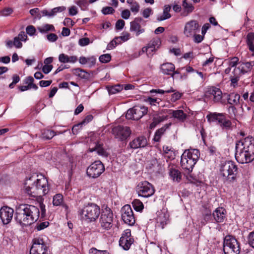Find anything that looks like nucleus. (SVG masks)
I'll use <instances>...</instances> for the list:
<instances>
[{
  "label": "nucleus",
  "instance_id": "f257e3e1",
  "mask_svg": "<svg viewBox=\"0 0 254 254\" xmlns=\"http://www.w3.org/2000/svg\"><path fill=\"white\" fill-rule=\"evenodd\" d=\"M24 190L32 197L44 195L49 191L48 180L42 175L33 176L26 180Z\"/></svg>",
  "mask_w": 254,
  "mask_h": 254
},
{
  "label": "nucleus",
  "instance_id": "680f3d73",
  "mask_svg": "<svg viewBox=\"0 0 254 254\" xmlns=\"http://www.w3.org/2000/svg\"><path fill=\"white\" fill-rule=\"evenodd\" d=\"M182 93H180L179 92H175L172 95L171 101H173V102L176 101L177 100H178L179 99H180V98L182 96Z\"/></svg>",
  "mask_w": 254,
  "mask_h": 254
},
{
  "label": "nucleus",
  "instance_id": "774afa93",
  "mask_svg": "<svg viewBox=\"0 0 254 254\" xmlns=\"http://www.w3.org/2000/svg\"><path fill=\"white\" fill-rule=\"evenodd\" d=\"M83 125L79 123L78 124L74 125L72 128V131L73 134H76L78 131L81 129Z\"/></svg>",
  "mask_w": 254,
  "mask_h": 254
},
{
  "label": "nucleus",
  "instance_id": "2eb2a0df",
  "mask_svg": "<svg viewBox=\"0 0 254 254\" xmlns=\"http://www.w3.org/2000/svg\"><path fill=\"white\" fill-rule=\"evenodd\" d=\"M30 251V254H46L47 247L41 238H35Z\"/></svg>",
  "mask_w": 254,
  "mask_h": 254
},
{
  "label": "nucleus",
  "instance_id": "bb28decb",
  "mask_svg": "<svg viewBox=\"0 0 254 254\" xmlns=\"http://www.w3.org/2000/svg\"><path fill=\"white\" fill-rule=\"evenodd\" d=\"M77 57L76 56H68L64 53L61 54L59 56V61L62 63L74 64L77 61Z\"/></svg>",
  "mask_w": 254,
  "mask_h": 254
},
{
  "label": "nucleus",
  "instance_id": "6e6d98bb",
  "mask_svg": "<svg viewBox=\"0 0 254 254\" xmlns=\"http://www.w3.org/2000/svg\"><path fill=\"white\" fill-rule=\"evenodd\" d=\"M125 25V21L122 19L118 20L116 23V28L118 30H122Z\"/></svg>",
  "mask_w": 254,
  "mask_h": 254
},
{
  "label": "nucleus",
  "instance_id": "f704fd0d",
  "mask_svg": "<svg viewBox=\"0 0 254 254\" xmlns=\"http://www.w3.org/2000/svg\"><path fill=\"white\" fill-rule=\"evenodd\" d=\"M171 124V123L166 124L164 127L156 130L153 139L154 141H159L160 140L162 135L164 133L166 129L169 127Z\"/></svg>",
  "mask_w": 254,
  "mask_h": 254
},
{
  "label": "nucleus",
  "instance_id": "e2e57ef3",
  "mask_svg": "<svg viewBox=\"0 0 254 254\" xmlns=\"http://www.w3.org/2000/svg\"><path fill=\"white\" fill-rule=\"evenodd\" d=\"M47 39L52 42H55L57 39L58 36L56 34L54 33H51L47 35Z\"/></svg>",
  "mask_w": 254,
  "mask_h": 254
},
{
  "label": "nucleus",
  "instance_id": "2f4dec72",
  "mask_svg": "<svg viewBox=\"0 0 254 254\" xmlns=\"http://www.w3.org/2000/svg\"><path fill=\"white\" fill-rule=\"evenodd\" d=\"M90 152L96 151L99 155L103 157H107L108 155L107 151L103 148L102 145L100 144L97 143L93 147H90L89 149Z\"/></svg>",
  "mask_w": 254,
  "mask_h": 254
},
{
  "label": "nucleus",
  "instance_id": "4be33fe9",
  "mask_svg": "<svg viewBox=\"0 0 254 254\" xmlns=\"http://www.w3.org/2000/svg\"><path fill=\"white\" fill-rule=\"evenodd\" d=\"M147 144L146 138L144 136H139L130 141L129 143V146L130 148L135 149L144 147Z\"/></svg>",
  "mask_w": 254,
  "mask_h": 254
},
{
  "label": "nucleus",
  "instance_id": "09e8293b",
  "mask_svg": "<svg viewBox=\"0 0 254 254\" xmlns=\"http://www.w3.org/2000/svg\"><path fill=\"white\" fill-rule=\"evenodd\" d=\"M115 12V9L112 7L106 6L102 8V12L105 15L112 14Z\"/></svg>",
  "mask_w": 254,
  "mask_h": 254
},
{
  "label": "nucleus",
  "instance_id": "4d7b16f0",
  "mask_svg": "<svg viewBox=\"0 0 254 254\" xmlns=\"http://www.w3.org/2000/svg\"><path fill=\"white\" fill-rule=\"evenodd\" d=\"M78 43L81 46H85L89 44L90 40L88 38H83L79 39Z\"/></svg>",
  "mask_w": 254,
  "mask_h": 254
},
{
  "label": "nucleus",
  "instance_id": "5701e85b",
  "mask_svg": "<svg viewBox=\"0 0 254 254\" xmlns=\"http://www.w3.org/2000/svg\"><path fill=\"white\" fill-rule=\"evenodd\" d=\"M175 66L174 64L171 63H166L162 64L160 66L161 72L165 75H171L173 76L175 74L178 73L177 71H175Z\"/></svg>",
  "mask_w": 254,
  "mask_h": 254
},
{
  "label": "nucleus",
  "instance_id": "39448f33",
  "mask_svg": "<svg viewBox=\"0 0 254 254\" xmlns=\"http://www.w3.org/2000/svg\"><path fill=\"white\" fill-rule=\"evenodd\" d=\"M78 213L82 219L88 222H92L95 221L99 216L100 209L97 204L89 203L80 209Z\"/></svg>",
  "mask_w": 254,
  "mask_h": 254
},
{
  "label": "nucleus",
  "instance_id": "3c124183",
  "mask_svg": "<svg viewBox=\"0 0 254 254\" xmlns=\"http://www.w3.org/2000/svg\"><path fill=\"white\" fill-rule=\"evenodd\" d=\"M248 243L253 248H254V231L251 232L248 237Z\"/></svg>",
  "mask_w": 254,
  "mask_h": 254
},
{
  "label": "nucleus",
  "instance_id": "20e7f679",
  "mask_svg": "<svg viewBox=\"0 0 254 254\" xmlns=\"http://www.w3.org/2000/svg\"><path fill=\"white\" fill-rule=\"evenodd\" d=\"M199 157L198 150L191 149L186 150L181 158V165L186 174H190L192 171Z\"/></svg>",
  "mask_w": 254,
  "mask_h": 254
},
{
  "label": "nucleus",
  "instance_id": "49530a36",
  "mask_svg": "<svg viewBox=\"0 0 254 254\" xmlns=\"http://www.w3.org/2000/svg\"><path fill=\"white\" fill-rule=\"evenodd\" d=\"M145 102L149 103L151 106H156L159 104L160 101L157 98H153L152 97H148L145 100Z\"/></svg>",
  "mask_w": 254,
  "mask_h": 254
},
{
  "label": "nucleus",
  "instance_id": "13d9d810",
  "mask_svg": "<svg viewBox=\"0 0 254 254\" xmlns=\"http://www.w3.org/2000/svg\"><path fill=\"white\" fill-rule=\"evenodd\" d=\"M130 16V12L128 9H125L121 12V16L123 19H127Z\"/></svg>",
  "mask_w": 254,
  "mask_h": 254
},
{
  "label": "nucleus",
  "instance_id": "f3484780",
  "mask_svg": "<svg viewBox=\"0 0 254 254\" xmlns=\"http://www.w3.org/2000/svg\"><path fill=\"white\" fill-rule=\"evenodd\" d=\"M161 41L159 38L153 39L151 40L148 44L146 47L142 48L141 51L139 52V55H140L144 53H146L147 56H152V53L156 51L160 47Z\"/></svg>",
  "mask_w": 254,
  "mask_h": 254
},
{
  "label": "nucleus",
  "instance_id": "9b49d317",
  "mask_svg": "<svg viewBox=\"0 0 254 254\" xmlns=\"http://www.w3.org/2000/svg\"><path fill=\"white\" fill-rule=\"evenodd\" d=\"M136 190L138 196L143 197H149L155 192L153 186L147 181L140 183L137 187Z\"/></svg>",
  "mask_w": 254,
  "mask_h": 254
},
{
  "label": "nucleus",
  "instance_id": "6e6552de",
  "mask_svg": "<svg viewBox=\"0 0 254 254\" xmlns=\"http://www.w3.org/2000/svg\"><path fill=\"white\" fill-rule=\"evenodd\" d=\"M147 108L144 106H135L127 110L126 117L127 119L138 120L147 114Z\"/></svg>",
  "mask_w": 254,
  "mask_h": 254
},
{
  "label": "nucleus",
  "instance_id": "a878e982",
  "mask_svg": "<svg viewBox=\"0 0 254 254\" xmlns=\"http://www.w3.org/2000/svg\"><path fill=\"white\" fill-rule=\"evenodd\" d=\"M169 114H171L172 117L181 122H184L187 117V115L182 110H169Z\"/></svg>",
  "mask_w": 254,
  "mask_h": 254
},
{
  "label": "nucleus",
  "instance_id": "052dcab7",
  "mask_svg": "<svg viewBox=\"0 0 254 254\" xmlns=\"http://www.w3.org/2000/svg\"><path fill=\"white\" fill-rule=\"evenodd\" d=\"M130 9L132 12L136 13L139 11V6L137 2H135L134 3H132V4L130 5Z\"/></svg>",
  "mask_w": 254,
  "mask_h": 254
},
{
  "label": "nucleus",
  "instance_id": "f03ea898",
  "mask_svg": "<svg viewBox=\"0 0 254 254\" xmlns=\"http://www.w3.org/2000/svg\"><path fill=\"white\" fill-rule=\"evenodd\" d=\"M236 159L241 164L248 163L254 159V138L248 136L236 144Z\"/></svg>",
  "mask_w": 254,
  "mask_h": 254
},
{
  "label": "nucleus",
  "instance_id": "864d4df0",
  "mask_svg": "<svg viewBox=\"0 0 254 254\" xmlns=\"http://www.w3.org/2000/svg\"><path fill=\"white\" fill-rule=\"evenodd\" d=\"M116 38L111 41L107 45V50H112L118 44L119 42H117Z\"/></svg>",
  "mask_w": 254,
  "mask_h": 254
},
{
  "label": "nucleus",
  "instance_id": "dca6fc26",
  "mask_svg": "<svg viewBox=\"0 0 254 254\" xmlns=\"http://www.w3.org/2000/svg\"><path fill=\"white\" fill-rule=\"evenodd\" d=\"M112 131L115 137L120 140L126 139L131 134L129 127L121 126L113 127Z\"/></svg>",
  "mask_w": 254,
  "mask_h": 254
},
{
  "label": "nucleus",
  "instance_id": "0eeeda50",
  "mask_svg": "<svg viewBox=\"0 0 254 254\" xmlns=\"http://www.w3.org/2000/svg\"><path fill=\"white\" fill-rule=\"evenodd\" d=\"M223 251L225 254H239L240 248L237 240L232 236H226L224 240Z\"/></svg>",
  "mask_w": 254,
  "mask_h": 254
},
{
  "label": "nucleus",
  "instance_id": "9d476101",
  "mask_svg": "<svg viewBox=\"0 0 254 254\" xmlns=\"http://www.w3.org/2000/svg\"><path fill=\"white\" fill-rule=\"evenodd\" d=\"M113 222V214L109 208H106L101 214L100 219L101 227L105 230H109L112 227Z\"/></svg>",
  "mask_w": 254,
  "mask_h": 254
},
{
  "label": "nucleus",
  "instance_id": "37998d69",
  "mask_svg": "<svg viewBox=\"0 0 254 254\" xmlns=\"http://www.w3.org/2000/svg\"><path fill=\"white\" fill-rule=\"evenodd\" d=\"M13 9L10 7H5L0 11V16H7L13 12Z\"/></svg>",
  "mask_w": 254,
  "mask_h": 254
},
{
  "label": "nucleus",
  "instance_id": "393cba45",
  "mask_svg": "<svg viewBox=\"0 0 254 254\" xmlns=\"http://www.w3.org/2000/svg\"><path fill=\"white\" fill-rule=\"evenodd\" d=\"M171 9V6L166 4L164 6L163 12L157 15L156 19L158 21H162L169 19L171 17L170 11Z\"/></svg>",
  "mask_w": 254,
  "mask_h": 254
},
{
  "label": "nucleus",
  "instance_id": "4c0bfd02",
  "mask_svg": "<svg viewBox=\"0 0 254 254\" xmlns=\"http://www.w3.org/2000/svg\"><path fill=\"white\" fill-rule=\"evenodd\" d=\"M56 133L53 130L50 129H44L42 131L41 137L44 139H51Z\"/></svg>",
  "mask_w": 254,
  "mask_h": 254
},
{
  "label": "nucleus",
  "instance_id": "bf43d9fd",
  "mask_svg": "<svg viewBox=\"0 0 254 254\" xmlns=\"http://www.w3.org/2000/svg\"><path fill=\"white\" fill-rule=\"evenodd\" d=\"M13 45L16 48H21L22 47V44L21 40L17 37H15L13 39Z\"/></svg>",
  "mask_w": 254,
  "mask_h": 254
},
{
  "label": "nucleus",
  "instance_id": "0e129e2a",
  "mask_svg": "<svg viewBox=\"0 0 254 254\" xmlns=\"http://www.w3.org/2000/svg\"><path fill=\"white\" fill-rule=\"evenodd\" d=\"M194 38V42L197 43H200L204 38V35H196V34L192 37Z\"/></svg>",
  "mask_w": 254,
  "mask_h": 254
},
{
  "label": "nucleus",
  "instance_id": "e433bc0d",
  "mask_svg": "<svg viewBox=\"0 0 254 254\" xmlns=\"http://www.w3.org/2000/svg\"><path fill=\"white\" fill-rule=\"evenodd\" d=\"M243 74L251 71L254 65V62L242 63L239 64Z\"/></svg>",
  "mask_w": 254,
  "mask_h": 254
},
{
  "label": "nucleus",
  "instance_id": "c03bdc74",
  "mask_svg": "<svg viewBox=\"0 0 254 254\" xmlns=\"http://www.w3.org/2000/svg\"><path fill=\"white\" fill-rule=\"evenodd\" d=\"M99 61L102 63H107L111 61V56L110 54H104L99 57Z\"/></svg>",
  "mask_w": 254,
  "mask_h": 254
},
{
  "label": "nucleus",
  "instance_id": "a18cd8bd",
  "mask_svg": "<svg viewBox=\"0 0 254 254\" xmlns=\"http://www.w3.org/2000/svg\"><path fill=\"white\" fill-rule=\"evenodd\" d=\"M175 90L173 89V88H171L169 90H163L160 89H152L150 91V93H159V94H164L165 93H170L174 92Z\"/></svg>",
  "mask_w": 254,
  "mask_h": 254
},
{
  "label": "nucleus",
  "instance_id": "7ed1b4c3",
  "mask_svg": "<svg viewBox=\"0 0 254 254\" xmlns=\"http://www.w3.org/2000/svg\"><path fill=\"white\" fill-rule=\"evenodd\" d=\"M39 216L38 207L32 205L24 204L17 211L15 219L21 226H27L37 221Z\"/></svg>",
  "mask_w": 254,
  "mask_h": 254
},
{
  "label": "nucleus",
  "instance_id": "412c9836",
  "mask_svg": "<svg viewBox=\"0 0 254 254\" xmlns=\"http://www.w3.org/2000/svg\"><path fill=\"white\" fill-rule=\"evenodd\" d=\"M142 20V19L141 18L136 17L130 23V31L135 32L136 36L139 35L145 31L144 29L141 28L140 25V23Z\"/></svg>",
  "mask_w": 254,
  "mask_h": 254
},
{
  "label": "nucleus",
  "instance_id": "c9c22d12",
  "mask_svg": "<svg viewBox=\"0 0 254 254\" xmlns=\"http://www.w3.org/2000/svg\"><path fill=\"white\" fill-rule=\"evenodd\" d=\"M254 33H249L247 37V42L250 51L252 52V55L254 56Z\"/></svg>",
  "mask_w": 254,
  "mask_h": 254
},
{
  "label": "nucleus",
  "instance_id": "8fccbe9b",
  "mask_svg": "<svg viewBox=\"0 0 254 254\" xmlns=\"http://www.w3.org/2000/svg\"><path fill=\"white\" fill-rule=\"evenodd\" d=\"M242 74H243V73L240 69V65H239L238 67H235L233 68L232 76L240 77V76Z\"/></svg>",
  "mask_w": 254,
  "mask_h": 254
},
{
  "label": "nucleus",
  "instance_id": "f8f14e48",
  "mask_svg": "<svg viewBox=\"0 0 254 254\" xmlns=\"http://www.w3.org/2000/svg\"><path fill=\"white\" fill-rule=\"evenodd\" d=\"M200 25L196 20H190L184 25L183 34L187 38H191L199 30Z\"/></svg>",
  "mask_w": 254,
  "mask_h": 254
},
{
  "label": "nucleus",
  "instance_id": "a19ab883",
  "mask_svg": "<svg viewBox=\"0 0 254 254\" xmlns=\"http://www.w3.org/2000/svg\"><path fill=\"white\" fill-rule=\"evenodd\" d=\"M109 94L118 93L123 90V87L119 84L107 87Z\"/></svg>",
  "mask_w": 254,
  "mask_h": 254
},
{
  "label": "nucleus",
  "instance_id": "c756f323",
  "mask_svg": "<svg viewBox=\"0 0 254 254\" xmlns=\"http://www.w3.org/2000/svg\"><path fill=\"white\" fill-rule=\"evenodd\" d=\"M163 151L165 158L170 160L175 159L176 155L172 147L164 145L163 147Z\"/></svg>",
  "mask_w": 254,
  "mask_h": 254
},
{
  "label": "nucleus",
  "instance_id": "69168bd1",
  "mask_svg": "<svg viewBox=\"0 0 254 254\" xmlns=\"http://www.w3.org/2000/svg\"><path fill=\"white\" fill-rule=\"evenodd\" d=\"M238 61L239 60L238 58H233L229 63V66L233 68H234L235 67H236V65L237 64Z\"/></svg>",
  "mask_w": 254,
  "mask_h": 254
},
{
  "label": "nucleus",
  "instance_id": "7c9ffc66",
  "mask_svg": "<svg viewBox=\"0 0 254 254\" xmlns=\"http://www.w3.org/2000/svg\"><path fill=\"white\" fill-rule=\"evenodd\" d=\"M53 204L56 206L63 205L65 209H67L68 208V206L66 205H64L63 196L61 193L56 194L53 196Z\"/></svg>",
  "mask_w": 254,
  "mask_h": 254
},
{
  "label": "nucleus",
  "instance_id": "72a5a7b5",
  "mask_svg": "<svg viewBox=\"0 0 254 254\" xmlns=\"http://www.w3.org/2000/svg\"><path fill=\"white\" fill-rule=\"evenodd\" d=\"M133 242V239H127L125 238V237H121L119 244L124 250H127L129 249Z\"/></svg>",
  "mask_w": 254,
  "mask_h": 254
},
{
  "label": "nucleus",
  "instance_id": "c85d7f7f",
  "mask_svg": "<svg viewBox=\"0 0 254 254\" xmlns=\"http://www.w3.org/2000/svg\"><path fill=\"white\" fill-rule=\"evenodd\" d=\"M169 176L171 179L175 182H179L181 180L182 175L181 172L177 169L171 167L169 166Z\"/></svg>",
  "mask_w": 254,
  "mask_h": 254
},
{
  "label": "nucleus",
  "instance_id": "4468645a",
  "mask_svg": "<svg viewBox=\"0 0 254 254\" xmlns=\"http://www.w3.org/2000/svg\"><path fill=\"white\" fill-rule=\"evenodd\" d=\"M122 219L125 223L132 226L135 223V217L130 205H124L121 209Z\"/></svg>",
  "mask_w": 254,
  "mask_h": 254
},
{
  "label": "nucleus",
  "instance_id": "de8ad7c7",
  "mask_svg": "<svg viewBox=\"0 0 254 254\" xmlns=\"http://www.w3.org/2000/svg\"><path fill=\"white\" fill-rule=\"evenodd\" d=\"M89 254H110V253L107 251H101L96 248H92L89 250Z\"/></svg>",
  "mask_w": 254,
  "mask_h": 254
},
{
  "label": "nucleus",
  "instance_id": "ddd939ff",
  "mask_svg": "<svg viewBox=\"0 0 254 254\" xmlns=\"http://www.w3.org/2000/svg\"><path fill=\"white\" fill-rule=\"evenodd\" d=\"M104 170L103 163L100 161H96L87 168L86 173L89 177L96 178L100 176Z\"/></svg>",
  "mask_w": 254,
  "mask_h": 254
},
{
  "label": "nucleus",
  "instance_id": "58836bf2",
  "mask_svg": "<svg viewBox=\"0 0 254 254\" xmlns=\"http://www.w3.org/2000/svg\"><path fill=\"white\" fill-rule=\"evenodd\" d=\"M38 30L42 33H45L48 31H55L54 26L52 24H46L38 28Z\"/></svg>",
  "mask_w": 254,
  "mask_h": 254
},
{
  "label": "nucleus",
  "instance_id": "1a4fd4ad",
  "mask_svg": "<svg viewBox=\"0 0 254 254\" xmlns=\"http://www.w3.org/2000/svg\"><path fill=\"white\" fill-rule=\"evenodd\" d=\"M206 118L209 122L217 121L223 128H229L231 126V121L223 113H211L207 115Z\"/></svg>",
  "mask_w": 254,
  "mask_h": 254
},
{
  "label": "nucleus",
  "instance_id": "473e14b6",
  "mask_svg": "<svg viewBox=\"0 0 254 254\" xmlns=\"http://www.w3.org/2000/svg\"><path fill=\"white\" fill-rule=\"evenodd\" d=\"M66 9V7L64 6H59L54 8L50 11L44 10L43 11V14L49 17L55 15L58 12H62Z\"/></svg>",
  "mask_w": 254,
  "mask_h": 254
},
{
  "label": "nucleus",
  "instance_id": "5fc2aeb1",
  "mask_svg": "<svg viewBox=\"0 0 254 254\" xmlns=\"http://www.w3.org/2000/svg\"><path fill=\"white\" fill-rule=\"evenodd\" d=\"M96 59L95 57L92 56L90 57L87 58V63L88 66L91 67L94 66L96 64Z\"/></svg>",
  "mask_w": 254,
  "mask_h": 254
},
{
  "label": "nucleus",
  "instance_id": "b1692460",
  "mask_svg": "<svg viewBox=\"0 0 254 254\" xmlns=\"http://www.w3.org/2000/svg\"><path fill=\"white\" fill-rule=\"evenodd\" d=\"M226 211L222 207L217 208L213 212V216L216 222L221 223L223 222L226 218Z\"/></svg>",
  "mask_w": 254,
  "mask_h": 254
},
{
  "label": "nucleus",
  "instance_id": "6ab92c4d",
  "mask_svg": "<svg viewBox=\"0 0 254 254\" xmlns=\"http://www.w3.org/2000/svg\"><path fill=\"white\" fill-rule=\"evenodd\" d=\"M206 97L212 99L214 102H220L222 98V93L219 88L214 86L208 87L205 92Z\"/></svg>",
  "mask_w": 254,
  "mask_h": 254
},
{
  "label": "nucleus",
  "instance_id": "cd10ccee",
  "mask_svg": "<svg viewBox=\"0 0 254 254\" xmlns=\"http://www.w3.org/2000/svg\"><path fill=\"white\" fill-rule=\"evenodd\" d=\"M182 7L183 11L181 15L182 16L185 17L189 15L194 9V7L191 3H188L187 0H183L182 2Z\"/></svg>",
  "mask_w": 254,
  "mask_h": 254
},
{
  "label": "nucleus",
  "instance_id": "aec40b11",
  "mask_svg": "<svg viewBox=\"0 0 254 254\" xmlns=\"http://www.w3.org/2000/svg\"><path fill=\"white\" fill-rule=\"evenodd\" d=\"M13 209L7 206H4L0 209V218L3 224H8L13 217Z\"/></svg>",
  "mask_w": 254,
  "mask_h": 254
},
{
  "label": "nucleus",
  "instance_id": "338daca9",
  "mask_svg": "<svg viewBox=\"0 0 254 254\" xmlns=\"http://www.w3.org/2000/svg\"><path fill=\"white\" fill-rule=\"evenodd\" d=\"M17 37L21 41L23 42H25L27 39V36L24 31L20 32Z\"/></svg>",
  "mask_w": 254,
  "mask_h": 254
},
{
  "label": "nucleus",
  "instance_id": "423d86ee",
  "mask_svg": "<svg viewBox=\"0 0 254 254\" xmlns=\"http://www.w3.org/2000/svg\"><path fill=\"white\" fill-rule=\"evenodd\" d=\"M237 170V167L234 162L229 161L221 164L220 171L224 180L233 182L236 179Z\"/></svg>",
  "mask_w": 254,
  "mask_h": 254
},
{
  "label": "nucleus",
  "instance_id": "a211bd4d",
  "mask_svg": "<svg viewBox=\"0 0 254 254\" xmlns=\"http://www.w3.org/2000/svg\"><path fill=\"white\" fill-rule=\"evenodd\" d=\"M157 217L156 218V227L163 229L169 221V214L166 209L163 208L156 213Z\"/></svg>",
  "mask_w": 254,
  "mask_h": 254
},
{
  "label": "nucleus",
  "instance_id": "79ce46f5",
  "mask_svg": "<svg viewBox=\"0 0 254 254\" xmlns=\"http://www.w3.org/2000/svg\"><path fill=\"white\" fill-rule=\"evenodd\" d=\"M134 209L137 211H141L144 208L142 202L139 199H134L132 202Z\"/></svg>",
  "mask_w": 254,
  "mask_h": 254
},
{
  "label": "nucleus",
  "instance_id": "603ef678",
  "mask_svg": "<svg viewBox=\"0 0 254 254\" xmlns=\"http://www.w3.org/2000/svg\"><path fill=\"white\" fill-rule=\"evenodd\" d=\"M26 31L29 35L33 36L36 32V29L33 25H29L26 28Z\"/></svg>",
  "mask_w": 254,
  "mask_h": 254
},
{
  "label": "nucleus",
  "instance_id": "ea45409f",
  "mask_svg": "<svg viewBox=\"0 0 254 254\" xmlns=\"http://www.w3.org/2000/svg\"><path fill=\"white\" fill-rule=\"evenodd\" d=\"M240 98V96L239 94L232 93L229 95L228 101L231 105L237 104L239 102Z\"/></svg>",
  "mask_w": 254,
  "mask_h": 254
}]
</instances>
